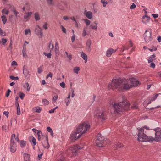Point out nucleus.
Instances as JSON below:
<instances>
[{"mask_svg": "<svg viewBox=\"0 0 161 161\" xmlns=\"http://www.w3.org/2000/svg\"><path fill=\"white\" fill-rule=\"evenodd\" d=\"M58 96L56 93L54 94V95L52 98V101L53 103H55L56 101L58 99Z\"/></svg>", "mask_w": 161, "mask_h": 161, "instance_id": "obj_33", "label": "nucleus"}, {"mask_svg": "<svg viewBox=\"0 0 161 161\" xmlns=\"http://www.w3.org/2000/svg\"><path fill=\"white\" fill-rule=\"evenodd\" d=\"M92 42L90 39H88L86 42V49L88 50V51L90 52L91 50V49L90 48V46Z\"/></svg>", "mask_w": 161, "mask_h": 161, "instance_id": "obj_20", "label": "nucleus"}, {"mask_svg": "<svg viewBox=\"0 0 161 161\" xmlns=\"http://www.w3.org/2000/svg\"><path fill=\"white\" fill-rule=\"evenodd\" d=\"M80 53L81 54V57L85 61V63H86L88 59L87 56V55L86 54L84 53V52L83 51L81 52Z\"/></svg>", "mask_w": 161, "mask_h": 161, "instance_id": "obj_23", "label": "nucleus"}, {"mask_svg": "<svg viewBox=\"0 0 161 161\" xmlns=\"http://www.w3.org/2000/svg\"><path fill=\"white\" fill-rule=\"evenodd\" d=\"M48 47L50 49V52H51L52 50L54 48V45L53 44H52V41H51L50 42L49 45L48 46Z\"/></svg>", "mask_w": 161, "mask_h": 161, "instance_id": "obj_34", "label": "nucleus"}, {"mask_svg": "<svg viewBox=\"0 0 161 161\" xmlns=\"http://www.w3.org/2000/svg\"><path fill=\"white\" fill-rule=\"evenodd\" d=\"M138 108V104L136 103H134L133 106H131V108L133 109H137Z\"/></svg>", "mask_w": 161, "mask_h": 161, "instance_id": "obj_39", "label": "nucleus"}, {"mask_svg": "<svg viewBox=\"0 0 161 161\" xmlns=\"http://www.w3.org/2000/svg\"><path fill=\"white\" fill-rule=\"evenodd\" d=\"M35 18L36 21H38L40 19V16L38 13H36L35 14Z\"/></svg>", "mask_w": 161, "mask_h": 161, "instance_id": "obj_31", "label": "nucleus"}, {"mask_svg": "<svg viewBox=\"0 0 161 161\" xmlns=\"http://www.w3.org/2000/svg\"><path fill=\"white\" fill-rule=\"evenodd\" d=\"M96 116L99 119L104 120L106 119V112L104 109H101L96 111Z\"/></svg>", "mask_w": 161, "mask_h": 161, "instance_id": "obj_8", "label": "nucleus"}, {"mask_svg": "<svg viewBox=\"0 0 161 161\" xmlns=\"http://www.w3.org/2000/svg\"><path fill=\"white\" fill-rule=\"evenodd\" d=\"M31 32V31L30 29H25V35H27L29 33H30Z\"/></svg>", "mask_w": 161, "mask_h": 161, "instance_id": "obj_52", "label": "nucleus"}, {"mask_svg": "<svg viewBox=\"0 0 161 161\" xmlns=\"http://www.w3.org/2000/svg\"><path fill=\"white\" fill-rule=\"evenodd\" d=\"M47 24L46 22H45L44 23V24L43 25V28L45 29H47Z\"/></svg>", "mask_w": 161, "mask_h": 161, "instance_id": "obj_60", "label": "nucleus"}, {"mask_svg": "<svg viewBox=\"0 0 161 161\" xmlns=\"http://www.w3.org/2000/svg\"><path fill=\"white\" fill-rule=\"evenodd\" d=\"M26 141L23 140L20 141V146L22 148L24 147L26 145Z\"/></svg>", "mask_w": 161, "mask_h": 161, "instance_id": "obj_29", "label": "nucleus"}, {"mask_svg": "<svg viewBox=\"0 0 161 161\" xmlns=\"http://www.w3.org/2000/svg\"><path fill=\"white\" fill-rule=\"evenodd\" d=\"M155 57L156 56L155 54H154L151 55L148 59V62L150 63L152 62L154 60H156Z\"/></svg>", "mask_w": 161, "mask_h": 161, "instance_id": "obj_24", "label": "nucleus"}, {"mask_svg": "<svg viewBox=\"0 0 161 161\" xmlns=\"http://www.w3.org/2000/svg\"><path fill=\"white\" fill-rule=\"evenodd\" d=\"M50 53L51 52H50V53H47L46 52H44L43 54H44V55L46 56L47 58H51V54Z\"/></svg>", "mask_w": 161, "mask_h": 161, "instance_id": "obj_44", "label": "nucleus"}, {"mask_svg": "<svg viewBox=\"0 0 161 161\" xmlns=\"http://www.w3.org/2000/svg\"><path fill=\"white\" fill-rule=\"evenodd\" d=\"M79 133H77V130L76 131L72 133L70 135V138L72 141H74L76 140L79 138L81 135Z\"/></svg>", "mask_w": 161, "mask_h": 161, "instance_id": "obj_10", "label": "nucleus"}, {"mask_svg": "<svg viewBox=\"0 0 161 161\" xmlns=\"http://www.w3.org/2000/svg\"><path fill=\"white\" fill-rule=\"evenodd\" d=\"M60 86L63 88H64L65 86V84L64 82H63L60 83Z\"/></svg>", "mask_w": 161, "mask_h": 161, "instance_id": "obj_58", "label": "nucleus"}, {"mask_svg": "<svg viewBox=\"0 0 161 161\" xmlns=\"http://www.w3.org/2000/svg\"><path fill=\"white\" fill-rule=\"evenodd\" d=\"M32 14V12H28L27 13H26L24 17V19H26L27 20H29Z\"/></svg>", "mask_w": 161, "mask_h": 161, "instance_id": "obj_22", "label": "nucleus"}, {"mask_svg": "<svg viewBox=\"0 0 161 161\" xmlns=\"http://www.w3.org/2000/svg\"><path fill=\"white\" fill-rule=\"evenodd\" d=\"M25 44L23 45V47L22 50V54L24 57L26 58L27 57V56L26 53V47H25Z\"/></svg>", "mask_w": 161, "mask_h": 161, "instance_id": "obj_27", "label": "nucleus"}, {"mask_svg": "<svg viewBox=\"0 0 161 161\" xmlns=\"http://www.w3.org/2000/svg\"><path fill=\"white\" fill-rule=\"evenodd\" d=\"M7 9H10V10H15V9L13 5L10 4L7 5Z\"/></svg>", "mask_w": 161, "mask_h": 161, "instance_id": "obj_32", "label": "nucleus"}, {"mask_svg": "<svg viewBox=\"0 0 161 161\" xmlns=\"http://www.w3.org/2000/svg\"><path fill=\"white\" fill-rule=\"evenodd\" d=\"M30 155L28 154H25L24 158L25 161H30Z\"/></svg>", "mask_w": 161, "mask_h": 161, "instance_id": "obj_30", "label": "nucleus"}, {"mask_svg": "<svg viewBox=\"0 0 161 161\" xmlns=\"http://www.w3.org/2000/svg\"><path fill=\"white\" fill-rule=\"evenodd\" d=\"M155 131V137L150 136V141L151 142H153V141L157 142L161 141V128L159 127H157L153 129Z\"/></svg>", "mask_w": 161, "mask_h": 161, "instance_id": "obj_4", "label": "nucleus"}, {"mask_svg": "<svg viewBox=\"0 0 161 161\" xmlns=\"http://www.w3.org/2000/svg\"><path fill=\"white\" fill-rule=\"evenodd\" d=\"M116 50H114L112 48H109L108 49L106 52V55L108 57H110L112 54L114 53L115 52Z\"/></svg>", "mask_w": 161, "mask_h": 161, "instance_id": "obj_17", "label": "nucleus"}, {"mask_svg": "<svg viewBox=\"0 0 161 161\" xmlns=\"http://www.w3.org/2000/svg\"><path fill=\"white\" fill-rule=\"evenodd\" d=\"M10 149L12 153H14L16 150V145L15 144V140H11Z\"/></svg>", "mask_w": 161, "mask_h": 161, "instance_id": "obj_11", "label": "nucleus"}, {"mask_svg": "<svg viewBox=\"0 0 161 161\" xmlns=\"http://www.w3.org/2000/svg\"><path fill=\"white\" fill-rule=\"evenodd\" d=\"M101 2L102 3L103 7H105L108 3V2L105 1V0H101Z\"/></svg>", "mask_w": 161, "mask_h": 161, "instance_id": "obj_43", "label": "nucleus"}, {"mask_svg": "<svg viewBox=\"0 0 161 161\" xmlns=\"http://www.w3.org/2000/svg\"><path fill=\"white\" fill-rule=\"evenodd\" d=\"M97 21L94 22L93 23L91 24L90 27H91V28L93 29H96L97 27Z\"/></svg>", "mask_w": 161, "mask_h": 161, "instance_id": "obj_26", "label": "nucleus"}, {"mask_svg": "<svg viewBox=\"0 0 161 161\" xmlns=\"http://www.w3.org/2000/svg\"><path fill=\"white\" fill-rule=\"evenodd\" d=\"M123 145L120 142L115 143L114 145V148L115 150L121 148L123 147Z\"/></svg>", "mask_w": 161, "mask_h": 161, "instance_id": "obj_19", "label": "nucleus"}, {"mask_svg": "<svg viewBox=\"0 0 161 161\" xmlns=\"http://www.w3.org/2000/svg\"><path fill=\"white\" fill-rule=\"evenodd\" d=\"M85 14L88 19H90L92 17V13L91 11H88L85 12Z\"/></svg>", "mask_w": 161, "mask_h": 161, "instance_id": "obj_21", "label": "nucleus"}, {"mask_svg": "<svg viewBox=\"0 0 161 161\" xmlns=\"http://www.w3.org/2000/svg\"><path fill=\"white\" fill-rule=\"evenodd\" d=\"M42 144L44 148L48 149L49 148L50 145L48 142V138L47 135L46 136V141L43 142H42Z\"/></svg>", "mask_w": 161, "mask_h": 161, "instance_id": "obj_16", "label": "nucleus"}, {"mask_svg": "<svg viewBox=\"0 0 161 161\" xmlns=\"http://www.w3.org/2000/svg\"><path fill=\"white\" fill-rule=\"evenodd\" d=\"M136 7V5L134 3H133L132 5H131L130 7V9H134Z\"/></svg>", "mask_w": 161, "mask_h": 161, "instance_id": "obj_62", "label": "nucleus"}, {"mask_svg": "<svg viewBox=\"0 0 161 161\" xmlns=\"http://www.w3.org/2000/svg\"><path fill=\"white\" fill-rule=\"evenodd\" d=\"M142 128H137L138 130L137 134V140L140 142H151L150 141V136H147L144 133V130H143Z\"/></svg>", "mask_w": 161, "mask_h": 161, "instance_id": "obj_3", "label": "nucleus"}, {"mask_svg": "<svg viewBox=\"0 0 161 161\" xmlns=\"http://www.w3.org/2000/svg\"><path fill=\"white\" fill-rule=\"evenodd\" d=\"M126 80L127 81V85L130 86L129 89L133 87L136 86L140 84L138 80L134 78L130 79L129 80Z\"/></svg>", "mask_w": 161, "mask_h": 161, "instance_id": "obj_9", "label": "nucleus"}, {"mask_svg": "<svg viewBox=\"0 0 161 161\" xmlns=\"http://www.w3.org/2000/svg\"><path fill=\"white\" fill-rule=\"evenodd\" d=\"M149 50L151 52L153 51H156L157 50V47L154 46H153L151 47V48H149Z\"/></svg>", "mask_w": 161, "mask_h": 161, "instance_id": "obj_46", "label": "nucleus"}, {"mask_svg": "<svg viewBox=\"0 0 161 161\" xmlns=\"http://www.w3.org/2000/svg\"><path fill=\"white\" fill-rule=\"evenodd\" d=\"M82 148L79 146L77 145H74L73 146L71 147L70 149V150L73 153H76L77 151Z\"/></svg>", "mask_w": 161, "mask_h": 161, "instance_id": "obj_15", "label": "nucleus"}, {"mask_svg": "<svg viewBox=\"0 0 161 161\" xmlns=\"http://www.w3.org/2000/svg\"><path fill=\"white\" fill-rule=\"evenodd\" d=\"M33 111L35 112L38 113H40L41 110L42 108L41 107L39 106H37L35 107L32 109Z\"/></svg>", "mask_w": 161, "mask_h": 161, "instance_id": "obj_25", "label": "nucleus"}, {"mask_svg": "<svg viewBox=\"0 0 161 161\" xmlns=\"http://www.w3.org/2000/svg\"><path fill=\"white\" fill-rule=\"evenodd\" d=\"M17 114L18 115H19L20 114V108L19 106V103L18 102H17Z\"/></svg>", "mask_w": 161, "mask_h": 161, "instance_id": "obj_28", "label": "nucleus"}, {"mask_svg": "<svg viewBox=\"0 0 161 161\" xmlns=\"http://www.w3.org/2000/svg\"><path fill=\"white\" fill-rule=\"evenodd\" d=\"M43 104L44 105H48L49 103V102L46 99H43L42 100Z\"/></svg>", "mask_w": 161, "mask_h": 161, "instance_id": "obj_40", "label": "nucleus"}, {"mask_svg": "<svg viewBox=\"0 0 161 161\" xmlns=\"http://www.w3.org/2000/svg\"><path fill=\"white\" fill-rule=\"evenodd\" d=\"M84 20L85 21L87 26H88L90 24L91 22L89 20L87 19H84Z\"/></svg>", "mask_w": 161, "mask_h": 161, "instance_id": "obj_47", "label": "nucleus"}, {"mask_svg": "<svg viewBox=\"0 0 161 161\" xmlns=\"http://www.w3.org/2000/svg\"><path fill=\"white\" fill-rule=\"evenodd\" d=\"M7 40L6 39H4V38H3L2 39V44L3 45H5V44L7 42Z\"/></svg>", "mask_w": 161, "mask_h": 161, "instance_id": "obj_49", "label": "nucleus"}, {"mask_svg": "<svg viewBox=\"0 0 161 161\" xmlns=\"http://www.w3.org/2000/svg\"><path fill=\"white\" fill-rule=\"evenodd\" d=\"M90 127L89 125L86 123L84 122L76 128L77 133H80L81 135L85 133L89 129Z\"/></svg>", "mask_w": 161, "mask_h": 161, "instance_id": "obj_5", "label": "nucleus"}, {"mask_svg": "<svg viewBox=\"0 0 161 161\" xmlns=\"http://www.w3.org/2000/svg\"><path fill=\"white\" fill-rule=\"evenodd\" d=\"M1 18L3 23L5 24L7 21V19L6 17L4 15H3L1 16Z\"/></svg>", "mask_w": 161, "mask_h": 161, "instance_id": "obj_41", "label": "nucleus"}, {"mask_svg": "<svg viewBox=\"0 0 161 161\" xmlns=\"http://www.w3.org/2000/svg\"><path fill=\"white\" fill-rule=\"evenodd\" d=\"M15 135L14 134H13L12 136L11 137V140H17V141H19V138L18 137L15 138Z\"/></svg>", "mask_w": 161, "mask_h": 161, "instance_id": "obj_38", "label": "nucleus"}, {"mask_svg": "<svg viewBox=\"0 0 161 161\" xmlns=\"http://www.w3.org/2000/svg\"><path fill=\"white\" fill-rule=\"evenodd\" d=\"M37 70H38V72L39 74H40L42 71V69L40 67L38 68L37 69Z\"/></svg>", "mask_w": 161, "mask_h": 161, "instance_id": "obj_64", "label": "nucleus"}, {"mask_svg": "<svg viewBox=\"0 0 161 161\" xmlns=\"http://www.w3.org/2000/svg\"><path fill=\"white\" fill-rule=\"evenodd\" d=\"M127 83V80L125 78L113 79L111 83L108 85V88L109 90H127L130 86Z\"/></svg>", "mask_w": 161, "mask_h": 161, "instance_id": "obj_1", "label": "nucleus"}, {"mask_svg": "<svg viewBox=\"0 0 161 161\" xmlns=\"http://www.w3.org/2000/svg\"><path fill=\"white\" fill-rule=\"evenodd\" d=\"M80 69L79 67H75L73 69V72L76 73L77 74H78V71H79Z\"/></svg>", "mask_w": 161, "mask_h": 161, "instance_id": "obj_36", "label": "nucleus"}, {"mask_svg": "<svg viewBox=\"0 0 161 161\" xmlns=\"http://www.w3.org/2000/svg\"><path fill=\"white\" fill-rule=\"evenodd\" d=\"M150 17L146 14L144 15L142 18V22L144 24H147L150 20Z\"/></svg>", "mask_w": 161, "mask_h": 161, "instance_id": "obj_12", "label": "nucleus"}, {"mask_svg": "<svg viewBox=\"0 0 161 161\" xmlns=\"http://www.w3.org/2000/svg\"><path fill=\"white\" fill-rule=\"evenodd\" d=\"M11 92V91L10 89H8V90L7 93L6 94V97H8L10 95V93Z\"/></svg>", "mask_w": 161, "mask_h": 161, "instance_id": "obj_57", "label": "nucleus"}, {"mask_svg": "<svg viewBox=\"0 0 161 161\" xmlns=\"http://www.w3.org/2000/svg\"><path fill=\"white\" fill-rule=\"evenodd\" d=\"M142 128V129H143V130H144L145 129L147 130H150L149 128L146 126H144L142 127L141 128Z\"/></svg>", "mask_w": 161, "mask_h": 161, "instance_id": "obj_53", "label": "nucleus"}, {"mask_svg": "<svg viewBox=\"0 0 161 161\" xmlns=\"http://www.w3.org/2000/svg\"><path fill=\"white\" fill-rule=\"evenodd\" d=\"M25 96V94L24 93H20L19 97L21 99H23L24 97Z\"/></svg>", "mask_w": 161, "mask_h": 161, "instance_id": "obj_61", "label": "nucleus"}, {"mask_svg": "<svg viewBox=\"0 0 161 161\" xmlns=\"http://www.w3.org/2000/svg\"><path fill=\"white\" fill-rule=\"evenodd\" d=\"M95 142L97 146L100 147L104 146L106 145V142L105 140V137L103 136H102L101 134L99 133L97 135Z\"/></svg>", "mask_w": 161, "mask_h": 161, "instance_id": "obj_6", "label": "nucleus"}, {"mask_svg": "<svg viewBox=\"0 0 161 161\" xmlns=\"http://www.w3.org/2000/svg\"><path fill=\"white\" fill-rule=\"evenodd\" d=\"M10 78L12 80H17L19 79V78L18 77H14L13 75H11L9 76Z\"/></svg>", "mask_w": 161, "mask_h": 161, "instance_id": "obj_42", "label": "nucleus"}, {"mask_svg": "<svg viewBox=\"0 0 161 161\" xmlns=\"http://www.w3.org/2000/svg\"><path fill=\"white\" fill-rule=\"evenodd\" d=\"M150 66L151 68H154L155 66V65L154 63L153 62H151L150 64Z\"/></svg>", "mask_w": 161, "mask_h": 161, "instance_id": "obj_56", "label": "nucleus"}, {"mask_svg": "<svg viewBox=\"0 0 161 161\" xmlns=\"http://www.w3.org/2000/svg\"><path fill=\"white\" fill-rule=\"evenodd\" d=\"M12 41H11L10 42V44L9 46L8 47V50H10V51L12 52Z\"/></svg>", "mask_w": 161, "mask_h": 161, "instance_id": "obj_51", "label": "nucleus"}, {"mask_svg": "<svg viewBox=\"0 0 161 161\" xmlns=\"http://www.w3.org/2000/svg\"><path fill=\"white\" fill-rule=\"evenodd\" d=\"M29 140L32 145H36V141L35 138L31 136L29 138Z\"/></svg>", "mask_w": 161, "mask_h": 161, "instance_id": "obj_18", "label": "nucleus"}, {"mask_svg": "<svg viewBox=\"0 0 161 161\" xmlns=\"http://www.w3.org/2000/svg\"><path fill=\"white\" fill-rule=\"evenodd\" d=\"M37 135L38 136V140H40L41 139V136H42V133L41 131H37Z\"/></svg>", "mask_w": 161, "mask_h": 161, "instance_id": "obj_35", "label": "nucleus"}, {"mask_svg": "<svg viewBox=\"0 0 161 161\" xmlns=\"http://www.w3.org/2000/svg\"><path fill=\"white\" fill-rule=\"evenodd\" d=\"M55 51L56 54H59V47H55Z\"/></svg>", "mask_w": 161, "mask_h": 161, "instance_id": "obj_48", "label": "nucleus"}, {"mask_svg": "<svg viewBox=\"0 0 161 161\" xmlns=\"http://www.w3.org/2000/svg\"><path fill=\"white\" fill-rule=\"evenodd\" d=\"M43 154V153H41L40 154H39L38 155V160H40L42 158V157Z\"/></svg>", "mask_w": 161, "mask_h": 161, "instance_id": "obj_63", "label": "nucleus"}, {"mask_svg": "<svg viewBox=\"0 0 161 161\" xmlns=\"http://www.w3.org/2000/svg\"><path fill=\"white\" fill-rule=\"evenodd\" d=\"M0 34L3 36H5V34L4 31L1 28L0 29Z\"/></svg>", "mask_w": 161, "mask_h": 161, "instance_id": "obj_55", "label": "nucleus"}, {"mask_svg": "<svg viewBox=\"0 0 161 161\" xmlns=\"http://www.w3.org/2000/svg\"><path fill=\"white\" fill-rule=\"evenodd\" d=\"M123 101L119 103H113L112 107L114 108V113L116 114L120 112L128 110L129 108L130 104L126 99L125 97H122Z\"/></svg>", "mask_w": 161, "mask_h": 161, "instance_id": "obj_2", "label": "nucleus"}, {"mask_svg": "<svg viewBox=\"0 0 161 161\" xmlns=\"http://www.w3.org/2000/svg\"><path fill=\"white\" fill-rule=\"evenodd\" d=\"M159 95H161V93H159L158 94H156L152 97L150 98L151 99H152V101H154L157 97Z\"/></svg>", "mask_w": 161, "mask_h": 161, "instance_id": "obj_37", "label": "nucleus"}, {"mask_svg": "<svg viewBox=\"0 0 161 161\" xmlns=\"http://www.w3.org/2000/svg\"><path fill=\"white\" fill-rule=\"evenodd\" d=\"M35 31L36 34L40 37H42V29L39 25L37 26L36 28Z\"/></svg>", "mask_w": 161, "mask_h": 161, "instance_id": "obj_14", "label": "nucleus"}, {"mask_svg": "<svg viewBox=\"0 0 161 161\" xmlns=\"http://www.w3.org/2000/svg\"><path fill=\"white\" fill-rule=\"evenodd\" d=\"M151 34V29H148L146 30L143 36L145 42L146 43H148L152 41L153 38Z\"/></svg>", "mask_w": 161, "mask_h": 161, "instance_id": "obj_7", "label": "nucleus"}, {"mask_svg": "<svg viewBox=\"0 0 161 161\" xmlns=\"http://www.w3.org/2000/svg\"><path fill=\"white\" fill-rule=\"evenodd\" d=\"M61 29L62 31L64 33H66V28L64 27L63 26H61Z\"/></svg>", "mask_w": 161, "mask_h": 161, "instance_id": "obj_54", "label": "nucleus"}, {"mask_svg": "<svg viewBox=\"0 0 161 161\" xmlns=\"http://www.w3.org/2000/svg\"><path fill=\"white\" fill-rule=\"evenodd\" d=\"M75 36L74 34L71 38V40L72 42H73L75 40Z\"/></svg>", "mask_w": 161, "mask_h": 161, "instance_id": "obj_59", "label": "nucleus"}, {"mask_svg": "<svg viewBox=\"0 0 161 161\" xmlns=\"http://www.w3.org/2000/svg\"><path fill=\"white\" fill-rule=\"evenodd\" d=\"M23 73L25 75V77L26 78H29L31 75L29 73V70L25 67V65L23 66Z\"/></svg>", "mask_w": 161, "mask_h": 161, "instance_id": "obj_13", "label": "nucleus"}, {"mask_svg": "<svg viewBox=\"0 0 161 161\" xmlns=\"http://www.w3.org/2000/svg\"><path fill=\"white\" fill-rule=\"evenodd\" d=\"M65 101L66 103V105L68 106L70 102V99H65Z\"/></svg>", "mask_w": 161, "mask_h": 161, "instance_id": "obj_50", "label": "nucleus"}, {"mask_svg": "<svg viewBox=\"0 0 161 161\" xmlns=\"http://www.w3.org/2000/svg\"><path fill=\"white\" fill-rule=\"evenodd\" d=\"M87 35V33L86 31V28H85L83 29L82 33V36L83 37Z\"/></svg>", "mask_w": 161, "mask_h": 161, "instance_id": "obj_45", "label": "nucleus"}]
</instances>
